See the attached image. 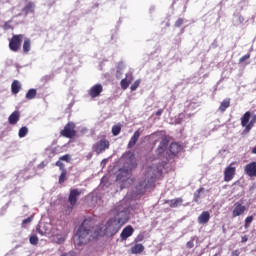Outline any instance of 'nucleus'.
Returning <instances> with one entry per match:
<instances>
[{"label":"nucleus","mask_w":256,"mask_h":256,"mask_svg":"<svg viewBox=\"0 0 256 256\" xmlns=\"http://www.w3.org/2000/svg\"><path fill=\"white\" fill-rule=\"evenodd\" d=\"M56 239V243H58V245L65 242V238H63L61 235H57Z\"/></svg>","instance_id":"45"},{"label":"nucleus","mask_w":256,"mask_h":256,"mask_svg":"<svg viewBox=\"0 0 256 256\" xmlns=\"http://www.w3.org/2000/svg\"><path fill=\"white\" fill-rule=\"evenodd\" d=\"M23 51L25 53H29L31 51V40L29 38H26L23 43Z\"/></svg>","instance_id":"30"},{"label":"nucleus","mask_w":256,"mask_h":256,"mask_svg":"<svg viewBox=\"0 0 256 256\" xmlns=\"http://www.w3.org/2000/svg\"><path fill=\"white\" fill-rule=\"evenodd\" d=\"M112 133L115 137L121 133V125H114L112 127Z\"/></svg>","instance_id":"33"},{"label":"nucleus","mask_w":256,"mask_h":256,"mask_svg":"<svg viewBox=\"0 0 256 256\" xmlns=\"http://www.w3.org/2000/svg\"><path fill=\"white\" fill-rule=\"evenodd\" d=\"M154 10H155V7H151V8H150V11H154Z\"/></svg>","instance_id":"53"},{"label":"nucleus","mask_w":256,"mask_h":256,"mask_svg":"<svg viewBox=\"0 0 256 256\" xmlns=\"http://www.w3.org/2000/svg\"><path fill=\"white\" fill-rule=\"evenodd\" d=\"M121 161L124 162V166L119 170V173L116 176V181L125 183V181L131 179V171L137 167V160L133 154L128 153L122 157Z\"/></svg>","instance_id":"4"},{"label":"nucleus","mask_w":256,"mask_h":256,"mask_svg":"<svg viewBox=\"0 0 256 256\" xmlns=\"http://www.w3.org/2000/svg\"><path fill=\"white\" fill-rule=\"evenodd\" d=\"M23 41V35H14L12 39L10 40L9 47L11 51H19L21 47V42Z\"/></svg>","instance_id":"7"},{"label":"nucleus","mask_w":256,"mask_h":256,"mask_svg":"<svg viewBox=\"0 0 256 256\" xmlns=\"http://www.w3.org/2000/svg\"><path fill=\"white\" fill-rule=\"evenodd\" d=\"M12 22H13V20H9V21L5 22L3 25V29L5 31H9V29H13V26H11Z\"/></svg>","instance_id":"36"},{"label":"nucleus","mask_w":256,"mask_h":256,"mask_svg":"<svg viewBox=\"0 0 256 256\" xmlns=\"http://www.w3.org/2000/svg\"><path fill=\"white\" fill-rule=\"evenodd\" d=\"M167 203L170 205V207L177 208L183 205V199L176 198V199L168 200Z\"/></svg>","instance_id":"23"},{"label":"nucleus","mask_w":256,"mask_h":256,"mask_svg":"<svg viewBox=\"0 0 256 256\" xmlns=\"http://www.w3.org/2000/svg\"><path fill=\"white\" fill-rule=\"evenodd\" d=\"M106 163H107V159L102 160L101 166L104 167V165H106Z\"/></svg>","instance_id":"51"},{"label":"nucleus","mask_w":256,"mask_h":256,"mask_svg":"<svg viewBox=\"0 0 256 256\" xmlns=\"http://www.w3.org/2000/svg\"><path fill=\"white\" fill-rule=\"evenodd\" d=\"M252 153H254V155H256V147H254V148L252 149Z\"/></svg>","instance_id":"52"},{"label":"nucleus","mask_w":256,"mask_h":256,"mask_svg":"<svg viewBox=\"0 0 256 256\" xmlns=\"http://www.w3.org/2000/svg\"><path fill=\"white\" fill-rule=\"evenodd\" d=\"M56 167H59V169H60L61 171H65V164H63V162H61V160H58V161L56 162Z\"/></svg>","instance_id":"42"},{"label":"nucleus","mask_w":256,"mask_h":256,"mask_svg":"<svg viewBox=\"0 0 256 256\" xmlns=\"http://www.w3.org/2000/svg\"><path fill=\"white\" fill-rule=\"evenodd\" d=\"M83 193V190L81 189H71L70 194L68 197V203H70V206L66 210V215H71V211H73V207L77 205V199L78 197Z\"/></svg>","instance_id":"5"},{"label":"nucleus","mask_w":256,"mask_h":256,"mask_svg":"<svg viewBox=\"0 0 256 256\" xmlns=\"http://www.w3.org/2000/svg\"><path fill=\"white\" fill-rule=\"evenodd\" d=\"M30 243L31 245H37L39 243V238L37 235L30 236Z\"/></svg>","instance_id":"38"},{"label":"nucleus","mask_w":256,"mask_h":256,"mask_svg":"<svg viewBox=\"0 0 256 256\" xmlns=\"http://www.w3.org/2000/svg\"><path fill=\"white\" fill-rule=\"evenodd\" d=\"M143 251H145V246H143V244H135L131 248V253H133L134 255H138L139 253H143Z\"/></svg>","instance_id":"24"},{"label":"nucleus","mask_w":256,"mask_h":256,"mask_svg":"<svg viewBox=\"0 0 256 256\" xmlns=\"http://www.w3.org/2000/svg\"><path fill=\"white\" fill-rule=\"evenodd\" d=\"M33 221V216H30L22 221V227H25V225H28V223H31Z\"/></svg>","instance_id":"41"},{"label":"nucleus","mask_w":256,"mask_h":256,"mask_svg":"<svg viewBox=\"0 0 256 256\" xmlns=\"http://www.w3.org/2000/svg\"><path fill=\"white\" fill-rule=\"evenodd\" d=\"M244 171L248 177H256V162H251L247 164Z\"/></svg>","instance_id":"11"},{"label":"nucleus","mask_w":256,"mask_h":256,"mask_svg":"<svg viewBox=\"0 0 256 256\" xmlns=\"http://www.w3.org/2000/svg\"><path fill=\"white\" fill-rule=\"evenodd\" d=\"M123 69H125V64L120 62L117 67L116 77L117 79H121V75H123Z\"/></svg>","instance_id":"29"},{"label":"nucleus","mask_w":256,"mask_h":256,"mask_svg":"<svg viewBox=\"0 0 256 256\" xmlns=\"http://www.w3.org/2000/svg\"><path fill=\"white\" fill-rule=\"evenodd\" d=\"M210 219H211V213H209V211H204L198 216L197 221L199 225H207Z\"/></svg>","instance_id":"12"},{"label":"nucleus","mask_w":256,"mask_h":256,"mask_svg":"<svg viewBox=\"0 0 256 256\" xmlns=\"http://www.w3.org/2000/svg\"><path fill=\"white\" fill-rule=\"evenodd\" d=\"M134 231L135 230L133 229L132 226L125 227L120 234L122 241H127V239H129V237L133 235Z\"/></svg>","instance_id":"13"},{"label":"nucleus","mask_w":256,"mask_h":256,"mask_svg":"<svg viewBox=\"0 0 256 256\" xmlns=\"http://www.w3.org/2000/svg\"><path fill=\"white\" fill-rule=\"evenodd\" d=\"M93 151L99 155L102 151H105V149H109V142L106 139H102L92 147Z\"/></svg>","instance_id":"10"},{"label":"nucleus","mask_w":256,"mask_h":256,"mask_svg":"<svg viewBox=\"0 0 256 256\" xmlns=\"http://www.w3.org/2000/svg\"><path fill=\"white\" fill-rule=\"evenodd\" d=\"M52 226L49 223H40L36 227V233H39V235H53V232L51 231Z\"/></svg>","instance_id":"9"},{"label":"nucleus","mask_w":256,"mask_h":256,"mask_svg":"<svg viewBox=\"0 0 256 256\" xmlns=\"http://www.w3.org/2000/svg\"><path fill=\"white\" fill-rule=\"evenodd\" d=\"M244 211H247V207L241 204H236L233 212H232V217H239L243 215Z\"/></svg>","instance_id":"16"},{"label":"nucleus","mask_w":256,"mask_h":256,"mask_svg":"<svg viewBox=\"0 0 256 256\" xmlns=\"http://www.w3.org/2000/svg\"><path fill=\"white\" fill-rule=\"evenodd\" d=\"M250 57H251V54H246V55L242 56L239 59V63H244V61H247V59H250Z\"/></svg>","instance_id":"44"},{"label":"nucleus","mask_w":256,"mask_h":256,"mask_svg":"<svg viewBox=\"0 0 256 256\" xmlns=\"http://www.w3.org/2000/svg\"><path fill=\"white\" fill-rule=\"evenodd\" d=\"M77 132L75 131V123L69 122L65 125L64 129L61 131V135L67 139H73Z\"/></svg>","instance_id":"6"},{"label":"nucleus","mask_w":256,"mask_h":256,"mask_svg":"<svg viewBox=\"0 0 256 256\" xmlns=\"http://www.w3.org/2000/svg\"><path fill=\"white\" fill-rule=\"evenodd\" d=\"M251 120V112H246L242 118H241V125L245 126V125H249V121Z\"/></svg>","instance_id":"27"},{"label":"nucleus","mask_w":256,"mask_h":256,"mask_svg":"<svg viewBox=\"0 0 256 256\" xmlns=\"http://www.w3.org/2000/svg\"><path fill=\"white\" fill-rule=\"evenodd\" d=\"M19 117V111H14L8 118L10 125H17V123L19 122Z\"/></svg>","instance_id":"20"},{"label":"nucleus","mask_w":256,"mask_h":256,"mask_svg":"<svg viewBox=\"0 0 256 256\" xmlns=\"http://www.w3.org/2000/svg\"><path fill=\"white\" fill-rule=\"evenodd\" d=\"M234 165L235 163H231L224 170V181H226V183H229V181H233V177H235V172L237 171V168L234 167Z\"/></svg>","instance_id":"8"},{"label":"nucleus","mask_w":256,"mask_h":256,"mask_svg":"<svg viewBox=\"0 0 256 256\" xmlns=\"http://www.w3.org/2000/svg\"><path fill=\"white\" fill-rule=\"evenodd\" d=\"M231 105V100L229 98L224 99L220 106H219V111L221 113H225V111H227V109H229V106Z\"/></svg>","instance_id":"21"},{"label":"nucleus","mask_w":256,"mask_h":256,"mask_svg":"<svg viewBox=\"0 0 256 256\" xmlns=\"http://www.w3.org/2000/svg\"><path fill=\"white\" fill-rule=\"evenodd\" d=\"M167 145H169V142L167 141V139H162V141L160 142L157 148L158 155H163V153L167 151Z\"/></svg>","instance_id":"19"},{"label":"nucleus","mask_w":256,"mask_h":256,"mask_svg":"<svg viewBox=\"0 0 256 256\" xmlns=\"http://www.w3.org/2000/svg\"><path fill=\"white\" fill-rule=\"evenodd\" d=\"M181 25H183V19L179 18V19L175 22V27H181Z\"/></svg>","instance_id":"48"},{"label":"nucleus","mask_w":256,"mask_h":256,"mask_svg":"<svg viewBox=\"0 0 256 256\" xmlns=\"http://www.w3.org/2000/svg\"><path fill=\"white\" fill-rule=\"evenodd\" d=\"M244 21H245V18H243V16H241V15L236 16L237 25H241V23H243Z\"/></svg>","instance_id":"43"},{"label":"nucleus","mask_w":256,"mask_h":256,"mask_svg":"<svg viewBox=\"0 0 256 256\" xmlns=\"http://www.w3.org/2000/svg\"><path fill=\"white\" fill-rule=\"evenodd\" d=\"M242 241H247V240L244 239V240H242Z\"/></svg>","instance_id":"54"},{"label":"nucleus","mask_w":256,"mask_h":256,"mask_svg":"<svg viewBox=\"0 0 256 256\" xmlns=\"http://www.w3.org/2000/svg\"><path fill=\"white\" fill-rule=\"evenodd\" d=\"M242 241H247V240L244 239V240H242Z\"/></svg>","instance_id":"56"},{"label":"nucleus","mask_w":256,"mask_h":256,"mask_svg":"<svg viewBox=\"0 0 256 256\" xmlns=\"http://www.w3.org/2000/svg\"><path fill=\"white\" fill-rule=\"evenodd\" d=\"M156 115L157 117H161V115H163V109L157 110Z\"/></svg>","instance_id":"49"},{"label":"nucleus","mask_w":256,"mask_h":256,"mask_svg":"<svg viewBox=\"0 0 256 256\" xmlns=\"http://www.w3.org/2000/svg\"><path fill=\"white\" fill-rule=\"evenodd\" d=\"M139 85H141V80H136L130 87L131 91H137Z\"/></svg>","instance_id":"37"},{"label":"nucleus","mask_w":256,"mask_h":256,"mask_svg":"<svg viewBox=\"0 0 256 256\" xmlns=\"http://www.w3.org/2000/svg\"><path fill=\"white\" fill-rule=\"evenodd\" d=\"M12 93L17 95L21 91V82L19 80H14L11 85Z\"/></svg>","instance_id":"25"},{"label":"nucleus","mask_w":256,"mask_h":256,"mask_svg":"<svg viewBox=\"0 0 256 256\" xmlns=\"http://www.w3.org/2000/svg\"><path fill=\"white\" fill-rule=\"evenodd\" d=\"M59 161H66V163H69L71 161V155L65 154L59 158Z\"/></svg>","instance_id":"40"},{"label":"nucleus","mask_w":256,"mask_h":256,"mask_svg":"<svg viewBox=\"0 0 256 256\" xmlns=\"http://www.w3.org/2000/svg\"><path fill=\"white\" fill-rule=\"evenodd\" d=\"M169 150L172 155H177V153L181 151V145H179L177 142H173L170 144Z\"/></svg>","instance_id":"22"},{"label":"nucleus","mask_w":256,"mask_h":256,"mask_svg":"<svg viewBox=\"0 0 256 256\" xmlns=\"http://www.w3.org/2000/svg\"><path fill=\"white\" fill-rule=\"evenodd\" d=\"M27 133H29V128L23 126L18 131V137H20V139H23V137H27Z\"/></svg>","instance_id":"31"},{"label":"nucleus","mask_w":256,"mask_h":256,"mask_svg":"<svg viewBox=\"0 0 256 256\" xmlns=\"http://www.w3.org/2000/svg\"><path fill=\"white\" fill-rule=\"evenodd\" d=\"M35 97H37V90H35V89H30L26 93V99H28V100L35 99Z\"/></svg>","instance_id":"32"},{"label":"nucleus","mask_w":256,"mask_h":256,"mask_svg":"<svg viewBox=\"0 0 256 256\" xmlns=\"http://www.w3.org/2000/svg\"><path fill=\"white\" fill-rule=\"evenodd\" d=\"M255 124H256V115H254V116L251 118V120H250V122L248 123V125H250V126L253 127V125H255Z\"/></svg>","instance_id":"47"},{"label":"nucleus","mask_w":256,"mask_h":256,"mask_svg":"<svg viewBox=\"0 0 256 256\" xmlns=\"http://www.w3.org/2000/svg\"><path fill=\"white\" fill-rule=\"evenodd\" d=\"M24 13L26 15H29V13H33L35 11V4L33 2H29L23 9Z\"/></svg>","instance_id":"28"},{"label":"nucleus","mask_w":256,"mask_h":256,"mask_svg":"<svg viewBox=\"0 0 256 256\" xmlns=\"http://www.w3.org/2000/svg\"><path fill=\"white\" fill-rule=\"evenodd\" d=\"M67 179V170H63L59 176V183L62 184V183H65Z\"/></svg>","instance_id":"34"},{"label":"nucleus","mask_w":256,"mask_h":256,"mask_svg":"<svg viewBox=\"0 0 256 256\" xmlns=\"http://www.w3.org/2000/svg\"><path fill=\"white\" fill-rule=\"evenodd\" d=\"M190 117H191V114L180 113L175 117L174 123L175 125H181L183 121H186V119H189Z\"/></svg>","instance_id":"17"},{"label":"nucleus","mask_w":256,"mask_h":256,"mask_svg":"<svg viewBox=\"0 0 256 256\" xmlns=\"http://www.w3.org/2000/svg\"><path fill=\"white\" fill-rule=\"evenodd\" d=\"M141 134L139 133V130L135 131L133 136L131 137L129 143H128V149H132V147H135L137 141H139V137Z\"/></svg>","instance_id":"18"},{"label":"nucleus","mask_w":256,"mask_h":256,"mask_svg":"<svg viewBox=\"0 0 256 256\" xmlns=\"http://www.w3.org/2000/svg\"><path fill=\"white\" fill-rule=\"evenodd\" d=\"M205 193V188H199L195 193H194V199L195 203H199L201 201V196Z\"/></svg>","instance_id":"26"},{"label":"nucleus","mask_w":256,"mask_h":256,"mask_svg":"<svg viewBox=\"0 0 256 256\" xmlns=\"http://www.w3.org/2000/svg\"><path fill=\"white\" fill-rule=\"evenodd\" d=\"M242 241H247V240L244 239V240H242Z\"/></svg>","instance_id":"55"},{"label":"nucleus","mask_w":256,"mask_h":256,"mask_svg":"<svg viewBox=\"0 0 256 256\" xmlns=\"http://www.w3.org/2000/svg\"><path fill=\"white\" fill-rule=\"evenodd\" d=\"M186 247H187L188 249H193V247H195V243L193 242V239H191L190 241H188V242L186 243Z\"/></svg>","instance_id":"46"},{"label":"nucleus","mask_w":256,"mask_h":256,"mask_svg":"<svg viewBox=\"0 0 256 256\" xmlns=\"http://www.w3.org/2000/svg\"><path fill=\"white\" fill-rule=\"evenodd\" d=\"M96 229L97 226H93V221L84 220L76 232L74 243L76 245H87L91 239H97L100 235L95 236Z\"/></svg>","instance_id":"2"},{"label":"nucleus","mask_w":256,"mask_h":256,"mask_svg":"<svg viewBox=\"0 0 256 256\" xmlns=\"http://www.w3.org/2000/svg\"><path fill=\"white\" fill-rule=\"evenodd\" d=\"M242 127H245L242 132V135H247V133H249V131L253 129V126H251V124H246L245 126H242Z\"/></svg>","instance_id":"39"},{"label":"nucleus","mask_w":256,"mask_h":256,"mask_svg":"<svg viewBox=\"0 0 256 256\" xmlns=\"http://www.w3.org/2000/svg\"><path fill=\"white\" fill-rule=\"evenodd\" d=\"M133 81V75L131 73L126 74V78L122 79L120 82L121 88L125 91Z\"/></svg>","instance_id":"15"},{"label":"nucleus","mask_w":256,"mask_h":256,"mask_svg":"<svg viewBox=\"0 0 256 256\" xmlns=\"http://www.w3.org/2000/svg\"><path fill=\"white\" fill-rule=\"evenodd\" d=\"M145 180L140 183L141 189H147L155 185L157 179H161L163 175V164L159 160H154L151 165H148L145 169Z\"/></svg>","instance_id":"3"},{"label":"nucleus","mask_w":256,"mask_h":256,"mask_svg":"<svg viewBox=\"0 0 256 256\" xmlns=\"http://www.w3.org/2000/svg\"><path fill=\"white\" fill-rule=\"evenodd\" d=\"M251 223H253V216H248L246 219H245V229H249V225H251Z\"/></svg>","instance_id":"35"},{"label":"nucleus","mask_w":256,"mask_h":256,"mask_svg":"<svg viewBox=\"0 0 256 256\" xmlns=\"http://www.w3.org/2000/svg\"><path fill=\"white\" fill-rule=\"evenodd\" d=\"M111 215L114 218H110L105 225H96L95 236L103 237V235H107V237H113V235L119 233L121 226L129 221V208L119 204L111 211Z\"/></svg>","instance_id":"1"},{"label":"nucleus","mask_w":256,"mask_h":256,"mask_svg":"<svg viewBox=\"0 0 256 256\" xmlns=\"http://www.w3.org/2000/svg\"><path fill=\"white\" fill-rule=\"evenodd\" d=\"M103 92V86L101 84H96L92 86L89 90V95L92 97H99Z\"/></svg>","instance_id":"14"},{"label":"nucleus","mask_w":256,"mask_h":256,"mask_svg":"<svg viewBox=\"0 0 256 256\" xmlns=\"http://www.w3.org/2000/svg\"><path fill=\"white\" fill-rule=\"evenodd\" d=\"M43 167H45V162H41V163L38 165V169H43Z\"/></svg>","instance_id":"50"}]
</instances>
